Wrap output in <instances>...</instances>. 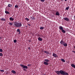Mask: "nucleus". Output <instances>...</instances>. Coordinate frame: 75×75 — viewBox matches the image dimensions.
Returning a JSON list of instances; mask_svg holds the SVG:
<instances>
[{"label": "nucleus", "mask_w": 75, "mask_h": 75, "mask_svg": "<svg viewBox=\"0 0 75 75\" xmlns=\"http://www.w3.org/2000/svg\"><path fill=\"white\" fill-rule=\"evenodd\" d=\"M20 65L21 66V67L23 68V70H24V71H27V70H26L25 69H27V68H28V67H27V66L21 64H20Z\"/></svg>", "instance_id": "nucleus-2"}, {"label": "nucleus", "mask_w": 75, "mask_h": 75, "mask_svg": "<svg viewBox=\"0 0 75 75\" xmlns=\"http://www.w3.org/2000/svg\"><path fill=\"white\" fill-rule=\"evenodd\" d=\"M25 20H27V21H30V19H29L27 18H25Z\"/></svg>", "instance_id": "nucleus-24"}, {"label": "nucleus", "mask_w": 75, "mask_h": 75, "mask_svg": "<svg viewBox=\"0 0 75 75\" xmlns=\"http://www.w3.org/2000/svg\"><path fill=\"white\" fill-rule=\"evenodd\" d=\"M65 42H64V40H63V39H62V40H61V41L60 42V43L61 44H62V45H63L64 44V43Z\"/></svg>", "instance_id": "nucleus-7"}, {"label": "nucleus", "mask_w": 75, "mask_h": 75, "mask_svg": "<svg viewBox=\"0 0 75 75\" xmlns=\"http://www.w3.org/2000/svg\"><path fill=\"white\" fill-rule=\"evenodd\" d=\"M69 6H68V7L66 8L65 10H69Z\"/></svg>", "instance_id": "nucleus-23"}, {"label": "nucleus", "mask_w": 75, "mask_h": 75, "mask_svg": "<svg viewBox=\"0 0 75 75\" xmlns=\"http://www.w3.org/2000/svg\"><path fill=\"white\" fill-rule=\"evenodd\" d=\"M5 13H6V14H10V12L7 11V9H6V8L5 9Z\"/></svg>", "instance_id": "nucleus-8"}, {"label": "nucleus", "mask_w": 75, "mask_h": 75, "mask_svg": "<svg viewBox=\"0 0 75 75\" xmlns=\"http://www.w3.org/2000/svg\"><path fill=\"white\" fill-rule=\"evenodd\" d=\"M9 20L10 21H11H11H13V20H14V19L12 18V17H11L9 18Z\"/></svg>", "instance_id": "nucleus-17"}, {"label": "nucleus", "mask_w": 75, "mask_h": 75, "mask_svg": "<svg viewBox=\"0 0 75 75\" xmlns=\"http://www.w3.org/2000/svg\"><path fill=\"white\" fill-rule=\"evenodd\" d=\"M0 56L2 57V56H3V54L1 53H0Z\"/></svg>", "instance_id": "nucleus-30"}, {"label": "nucleus", "mask_w": 75, "mask_h": 75, "mask_svg": "<svg viewBox=\"0 0 75 75\" xmlns=\"http://www.w3.org/2000/svg\"><path fill=\"white\" fill-rule=\"evenodd\" d=\"M55 15H56V16H59V12L57 11Z\"/></svg>", "instance_id": "nucleus-12"}, {"label": "nucleus", "mask_w": 75, "mask_h": 75, "mask_svg": "<svg viewBox=\"0 0 75 75\" xmlns=\"http://www.w3.org/2000/svg\"><path fill=\"white\" fill-rule=\"evenodd\" d=\"M1 21H6V19L3 18H1Z\"/></svg>", "instance_id": "nucleus-22"}, {"label": "nucleus", "mask_w": 75, "mask_h": 75, "mask_svg": "<svg viewBox=\"0 0 75 75\" xmlns=\"http://www.w3.org/2000/svg\"><path fill=\"white\" fill-rule=\"evenodd\" d=\"M8 7H11L12 6V5H11V4H9L8 5Z\"/></svg>", "instance_id": "nucleus-19"}, {"label": "nucleus", "mask_w": 75, "mask_h": 75, "mask_svg": "<svg viewBox=\"0 0 75 75\" xmlns=\"http://www.w3.org/2000/svg\"><path fill=\"white\" fill-rule=\"evenodd\" d=\"M15 8H18V6L17 5H16L15 6Z\"/></svg>", "instance_id": "nucleus-26"}, {"label": "nucleus", "mask_w": 75, "mask_h": 75, "mask_svg": "<svg viewBox=\"0 0 75 75\" xmlns=\"http://www.w3.org/2000/svg\"><path fill=\"white\" fill-rule=\"evenodd\" d=\"M44 52L46 53L47 55H49L50 53L47 51H44Z\"/></svg>", "instance_id": "nucleus-15"}, {"label": "nucleus", "mask_w": 75, "mask_h": 75, "mask_svg": "<svg viewBox=\"0 0 75 75\" xmlns=\"http://www.w3.org/2000/svg\"><path fill=\"white\" fill-rule=\"evenodd\" d=\"M59 30H63V28L62 26H59Z\"/></svg>", "instance_id": "nucleus-13"}, {"label": "nucleus", "mask_w": 75, "mask_h": 75, "mask_svg": "<svg viewBox=\"0 0 75 75\" xmlns=\"http://www.w3.org/2000/svg\"><path fill=\"white\" fill-rule=\"evenodd\" d=\"M75 49V46H74V47Z\"/></svg>", "instance_id": "nucleus-42"}, {"label": "nucleus", "mask_w": 75, "mask_h": 75, "mask_svg": "<svg viewBox=\"0 0 75 75\" xmlns=\"http://www.w3.org/2000/svg\"><path fill=\"white\" fill-rule=\"evenodd\" d=\"M17 32H18L19 34H21V31H20V29H18L17 30Z\"/></svg>", "instance_id": "nucleus-11"}, {"label": "nucleus", "mask_w": 75, "mask_h": 75, "mask_svg": "<svg viewBox=\"0 0 75 75\" xmlns=\"http://www.w3.org/2000/svg\"><path fill=\"white\" fill-rule=\"evenodd\" d=\"M38 40H39V41H42V39L40 37L38 38Z\"/></svg>", "instance_id": "nucleus-14"}, {"label": "nucleus", "mask_w": 75, "mask_h": 75, "mask_svg": "<svg viewBox=\"0 0 75 75\" xmlns=\"http://www.w3.org/2000/svg\"><path fill=\"white\" fill-rule=\"evenodd\" d=\"M64 1H67V0H64Z\"/></svg>", "instance_id": "nucleus-38"}, {"label": "nucleus", "mask_w": 75, "mask_h": 75, "mask_svg": "<svg viewBox=\"0 0 75 75\" xmlns=\"http://www.w3.org/2000/svg\"><path fill=\"white\" fill-rule=\"evenodd\" d=\"M11 72H12V73H13V74H16V71L14 70H12L11 71Z\"/></svg>", "instance_id": "nucleus-16"}, {"label": "nucleus", "mask_w": 75, "mask_h": 75, "mask_svg": "<svg viewBox=\"0 0 75 75\" xmlns=\"http://www.w3.org/2000/svg\"><path fill=\"white\" fill-rule=\"evenodd\" d=\"M31 18H32V20H35V17L33 16H32L31 17Z\"/></svg>", "instance_id": "nucleus-21"}, {"label": "nucleus", "mask_w": 75, "mask_h": 75, "mask_svg": "<svg viewBox=\"0 0 75 75\" xmlns=\"http://www.w3.org/2000/svg\"><path fill=\"white\" fill-rule=\"evenodd\" d=\"M1 38H2L0 37V40H1Z\"/></svg>", "instance_id": "nucleus-37"}, {"label": "nucleus", "mask_w": 75, "mask_h": 75, "mask_svg": "<svg viewBox=\"0 0 75 75\" xmlns=\"http://www.w3.org/2000/svg\"><path fill=\"white\" fill-rule=\"evenodd\" d=\"M52 55L53 57H54V58H58V56L57 54L54 52H53Z\"/></svg>", "instance_id": "nucleus-6"}, {"label": "nucleus", "mask_w": 75, "mask_h": 75, "mask_svg": "<svg viewBox=\"0 0 75 75\" xmlns=\"http://www.w3.org/2000/svg\"><path fill=\"white\" fill-rule=\"evenodd\" d=\"M72 52H74V54H75V51L73 50V51H72Z\"/></svg>", "instance_id": "nucleus-34"}, {"label": "nucleus", "mask_w": 75, "mask_h": 75, "mask_svg": "<svg viewBox=\"0 0 75 75\" xmlns=\"http://www.w3.org/2000/svg\"><path fill=\"white\" fill-rule=\"evenodd\" d=\"M13 42L14 43H16V42H17V40H13Z\"/></svg>", "instance_id": "nucleus-28"}, {"label": "nucleus", "mask_w": 75, "mask_h": 75, "mask_svg": "<svg viewBox=\"0 0 75 75\" xmlns=\"http://www.w3.org/2000/svg\"><path fill=\"white\" fill-rule=\"evenodd\" d=\"M44 61H45L44 62L43 64H45V65H49L48 62L50 61V60L47 59H45Z\"/></svg>", "instance_id": "nucleus-3"}, {"label": "nucleus", "mask_w": 75, "mask_h": 75, "mask_svg": "<svg viewBox=\"0 0 75 75\" xmlns=\"http://www.w3.org/2000/svg\"><path fill=\"white\" fill-rule=\"evenodd\" d=\"M31 64H28V67H30V66H31Z\"/></svg>", "instance_id": "nucleus-31"}, {"label": "nucleus", "mask_w": 75, "mask_h": 75, "mask_svg": "<svg viewBox=\"0 0 75 75\" xmlns=\"http://www.w3.org/2000/svg\"><path fill=\"white\" fill-rule=\"evenodd\" d=\"M25 27H27V26H25Z\"/></svg>", "instance_id": "nucleus-41"}, {"label": "nucleus", "mask_w": 75, "mask_h": 75, "mask_svg": "<svg viewBox=\"0 0 75 75\" xmlns=\"http://www.w3.org/2000/svg\"><path fill=\"white\" fill-rule=\"evenodd\" d=\"M28 50H30V47H28Z\"/></svg>", "instance_id": "nucleus-36"}, {"label": "nucleus", "mask_w": 75, "mask_h": 75, "mask_svg": "<svg viewBox=\"0 0 75 75\" xmlns=\"http://www.w3.org/2000/svg\"><path fill=\"white\" fill-rule=\"evenodd\" d=\"M22 26V23L21 22L18 23L17 22L14 23V26L15 27H21Z\"/></svg>", "instance_id": "nucleus-1"}, {"label": "nucleus", "mask_w": 75, "mask_h": 75, "mask_svg": "<svg viewBox=\"0 0 75 75\" xmlns=\"http://www.w3.org/2000/svg\"><path fill=\"white\" fill-rule=\"evenodd\" d=\"M43 75H46V74H43Z\"/></svg>", "instance_id": "nucleus-39"}, {"label": "nucleus", "mask_w": 75, "mask_h": 75, "mask_svg": "<svg viewBox=\"0 0 75 75\" xmlns=\"http://www.w3.org/2000/svg\"><path fill=\"white\" fill-rule=\"evenodd\" d=\"M61 31H62L63 33H64V34H65L66 33V31H65V30H64V29H63L62 30H61Z\"/></svg>", "instance_id": "nucleus-18"}, {"label": "nucleus", "mask_w": 75, "mask_h": 75, "mask_svg": "<svg viewBox=\"0 0 75 75\" xmlns=\"http://www.w3.org/2000/svg\"><path fill=\"white\" fill-rule=\"evenodd\" d=\"M64 20L67 21H69V19H68V18H66V17L65 18H64Z\"/></svg>", "instance_id": "nucleus-9"}, {"label": "nucleus", "mask_w": 75, "mask_h": 75, "mask_svg": "<svg viewBox=\"0 0 75 75\" xmlns=\"http://www.w3.org/2000/svg\"><path fill=\"white\" fill-rule=\"evenodd\" d=\"M28 25H29V26H31V25L30 24H28Z\"/></svg>", "instance_id": "nucleus-35"}, {"label": "nucleus", "mask_w": 75, "mask_h": 75, "mask_svg": "<svg viewBox=\"0 0 75 75\" xmlns=\"http://www.w3.org/2000/svg\"><path fill=\"white\" fill-rule=\"evenodd\" d=\"M44 28V27H41L40 28V30H43V29Z\"/></svg>", "instance_id": "nucleus-25"}, {"label": "nucleus", "mask_w": 75, "mask_h": 75, "mask_svg": "<svg viewBox=\"0 0 75 75\" xmlns=\"http://www.w3.org/2000/svg\"><path fill=\"white\" fill-rule=\"evenodd\" d=\"M3 50H2V49H1L0 48V52H3Z\"/></svg>", "instance_id": "nucleus-29"}, {"label": "nucleus", "mask_w": 75, "mask_h": 75, "mask_svg": "<svg viewBox=\"0 0 75 75\" xmlns=\"http://www.w3.org/2000/svg\"><path fill=\"white\" fill-rule=\"evenodd\" d=\"M61 60L62 61V62H65V61L64 59H61Z\"/></svg>", "instance_id": "nucleus-20"}, {"label": "nucleus", "mask_w": 75, "mask_h": 75, "mask_svg": "<svg viewBox=\"0 0 75 75\" xmlns=\"http://www.w3.org/2000/svg\"><path fill=\"white\" fill-rule=\"evenodd\" d=\"M61 75H69V74L68 73L66 72L65 71L63 70L62 74Z\"/></svg>", "instance_id": "nucleus-5"}, {"label": "nucleus", "mask_w": 75, "mask_h": 75, "mask_svg": "<svg viewBox=\"0 0 75 75\" xmlns=\"http://www.w3.org/2000/svg\"><path fill=\"white\" fill-rule=\"evenodd\" d=\"M62 0H61L62 1Z\"/></svg>", "instance_id": "nucleus-43"}, {"label": "nucleus", "mask_w": 75, "mask_h": 75, "mask_svg": "<svg viewBox=\"0 0 75 75\" xmlns=\"http://www.w3.org/2000/svg\"><path fill=\"white\" fill-rule=\"evenodd\" d=\"M63 71L62 70H60V71H55V72L57 75H59L60 74L62 75Z\"/></svg>", "instance_id": "nucleus-4"}, {"label": "nucleus", "mask_w": 75, "mask_h": 75, "mask_svg": "<svg viewBox=\"0 0 75 75\" xmlns=\"http://www.w3.org/2000/svg\"><path fill=\"white\" fill-rule=\"evenodd\" d=\"M38 36H39V35H38Z\"/></svg>", "instance_id": "nucleus-40"}, {"label": "nucleus", "mask_w": 75, "mask_h": 75, "mask_svg": "<svg viewBox=\"0 0 75 75\" xmlns=\"http://www.w3.org/2000/svg\"><path fill=\"white\" fill-rule=\"evenodd\" d=\"M40 0L41 1H42V2H44L45 1V0Z\"/></svg>", "instance_id": "nucleus-33"}, {"label": "nucleus", "mask_w": 75, "mask_h": 75, "mask_svg": "<svg viewBox=\"0 0 75 75\" xmlns=\"http://www.w3.org/2000/svg\"><path fill=\"white\" fill-rule=\"evenodd\" d=\"M9 25H10L11 26V25H13V23H11V22H9Z\"/></svg>", "instance_id": "nucleus-27"}, {"label": "nucleus", "mask_w": 75, "mask_h": 75, "mask_svg": "<svg viewBox=\"0 0 75 75\" xmlns=\"http://www.w3.org/2000/svg\"><path fill=\"white\" fill-rule=\"evenodd\" d=\"M67 43L64 42L63 45H64V47H67L68 45H67Z\"/></svg>", "instance_id": "nucleus-10"}, {"label": "nucleus", "mask_w": 75, "mask_h": 75, "mask_svg": "<svg viewBox=\"0 0 75 75\" xmlns=\"http://www.w3.org/2000/svg\"><path fill=\"white\" fill-rule=\"evenodd\" d=\"M0 71H1V72H4V70H0Z\"/></svg>", "instance_id": "nucleus-32"}]
</instances>
